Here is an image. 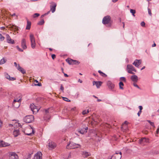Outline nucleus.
<instances>
[{"label": "nucleus", "mask_w": 159, "mask_h": 159, "mask_svg": "<svg viewBox=\"0 0 159 159\" xmlns=\"http://www.w3.org/2000/svg\"><path fill=\"white\" fill-rule=\"evenodd\" d=\"M30 39L31 43V46L32 48H34L36 46L35 39L34 35L31 34L30 35Z\"/></svg>", "instance_id": "7"}, {"label": "nucleus", "mask_w": 159, "mask_h": 159, "mask_svg": "<svg viewBox=\"0 0 159 159\" xmlns=\"http://www.w3.org/2000/svg\"><path fill=\"white\" fill-rule=\"evenodd\" d=\"M127 72L131 74H134V73L132 72L134 71L135 72H136L137 71L134 68V66L130 65H128L127 66Z\"/></svg>", "instance_id": "6"}, {"label": "nucleus", "mask_w": 159, "mask_h": 159, "mask_svg": "<svg viewBox=\"0 0 159 159\" xmlns=\"http://www.w3.org/2000/svg\"><path fill=\"white\" fill-rule=\"evenodd\" d=\"M141 112H142V111H139L138 112V113H137V114L139 116L140 114L141 113Z\"/></svg>", "instance_id": "52"}, {"label": "nucleus", "mask_w": 159, "mask_h": 159, "mask_svg": "<svg viewBox=\"0 0 159 159\" xmlns=\"http://www.w3.org/2000/svg\"><path fill=\"white\" fill-rule=\"evenodd\" d=\"M78 82H80V83H82V81L80 80V79H79L78 80Z\"/></svg>", "instance_id": "59"}, {"label": "nucleus", "mask_w": 159, "mask_h": 159, "mask_svg": "<svg viewBox=\"0 0 159 159\" xmlns=\"http://www.w3.org/2000/svg\"><path fill=\"white\" fill-rule=\"evenodd\" d=\"M98 72L100 73L101 76L103 77H106L107 76V75L102 72L100 70H99Z\"/></svg>", "instance_id": "31"}, {"label": "nucleus", "mask_w": 159, "mask_h": 159, "mask_svg": "<svg viewBox=\"0 0 159 159\" xmlns=\"http://www.w3.org/2000/svg\"><path fill=\"white\" fill-rule=\"evenodd\" d=\"M80 62L77 60H73V65H78Z\"/></svg>", "instance_id": "35"}, {"label": "nucleus", "mask_w": 159, "mask_h": 159, "mask_svg": "<svg viewBox=\"0 0 159 159\" xmlns=\"http://www.w3.org/2000/svg\"><path fill=\"white\" fill-rule=\"evenodd\" d=\"M131 80L133 82H137L138 80V76L136 75H133L131 77Z\"/></svg>", "instance_id": "24"}, {"label": "nucleus", "mask_w": 159, "mask_h": 159, "mask_svg": "<svg viewBox=\"0 0 159 159\" xmlns=\"http://www.w3.org/2000/svg\"><path fill=\"white\" fill-rule=\"evenodd\" d=\"M52 110V108H48L44 110L45 112L44 116V119L45 120H49L50 118V114L51 112V110Z\"/></svg>", "instance_id": "3"}, {"label": "nucleus", "mask_w": 159, "mask_h": 159, "mask_svg": "<svg viewBox=\"0 0 159 159\" xmlns=\"http://www.w3.org/2000/svg\"><path fill=\"white\" fill-rule=\"evenodd\" d=\"M39 15H40V14L39 13H35L33 15V17L35 18L36 17H37L39 16Z\"/></svg>", "instance_id": "41"}, {"label": "nucleus", "mask_w": 159, "mask_h": 159, "mask_svg": "<svg viewBox=\"0 0 159 159\" xmlns=\"http://www.w3.org/2000/svg\"><path fill=\"white\" fill-rule=\"evenodd\" d=\"M50 4L51 5L50 6V11H52V13L54 12L56 10V8L57 6V4L56 3L54 2H51Z\"/></svg>", "instance_id": "11"}, {"label": "nucleus", "mask_w": 159, "mask_h": 159, "mask_svg": "<svg viewBox=\"0 0 159 159\" xmlns=\"http://www.w3.org/2000/svg\"><path fill=\"white\" fill-rule=\"evenodd\" d=\"M133 85L135 87H137V88H138V89H140V88L139 87V86L137 84H136V83H134L133 84Z\"/></svg>", "instance_id": "49"}, {"label": "nucleus", "mask_w": 159, "mask_h": 159, "mask_svg": "<svg viewBox=\"0 0 159 159\" xmlns=\"http://www.w3.org/2000/svg\"><path fill=\"white\" fill-rule=\"evenodd\" d=\"M5 76L6 78L10 81H13L16 80V79L14 77H11L7 73H5Z\"/></svg>", "instance_id": "20"}, {"label": "nucleus", "mask_w": 159, "mask_h": 159, "mask_svg": "<svg viewBox=\"0 0 159 159\" xmlns=\"http://www.w3.org/2000/svg\"><path fill=\"white\" fill-rule=\"evenodd\" d=\"M122 23L123 24V27L124 28H124H125V23L124 22H122Z\"/></svg>", "instance_id": "62"}, {"label": "nucleus", "mask_w": 159, "mask_h": 159, "mask_svg": "<svg viewBox=\"0 0 159 159\" xmlns=\"http://www.w3.org/2000/svg\"><path fill=\"white\" fill-rule=\"evenodd\" d=\"M64 75L65 77H68V75L66 74L65 73H64Z\"/></svg>", "instance_id": "56"}, {"label": "nucleus", "mask_w": 159, "mask_h": 159, "mask_svg": "<svg viewBox=\"0 0 159 159\" xmlns=\"http://www.w3.org/2000/svg\"><path fill=\"white\" fill-rule=\"evenodd\" d=\"M82 155L84 156L85 158L88 157V156L90 155V153L86 151H83L82 152Z\"/></svg>", "instance_id": "29"}, {"label": "nucleus", "mask_w": 159, "mask_h": 159, "mask_svg": "<svg viewBox=\"0 0 159 159\" xmlns=\"http://www.w3.org/2000/svg\"><path fill=\"white\" fill-rule=\"evenodd\" d=\"M63 99L66 102H70V100H69L68 98L65 97H63Z\"/></svg>", "instance_id": "43"}, {"label": "nucleus", "mask_w": 159, "mask_h": 159, "mask_svg": "<svg viewBox=\"0 0 159 159\" xmlns=\"http://www.w3.org/2000/svg\"><path fill=\"white\" fill-rule=\"evenodd\" d=\"M6 38L7 39V42L8 43L11 44L14 43V40L13 39H11L10 36L8 34H7L6 35Z\"/></svg>", "instance_id": "14"}, {"label": "nucleus", "mask_w": 159, "mask_h": 159, "mask_svg": "<svg viewBox=\"0 0 159 159\" xmlns=\"http://www.w3.org/2000/svg\"><path fill=\"white\" fill-rule=\"evenodd\" d=\"M27 24L26 28V30H30L31 27V22L27 19Z\"/></svg>", "instance_id": "28"}, {"label": "nucleus", "mask_w": 159, "mask_h": 159, "mask_svg": "<svg viewBox=\"0 0 159 159\" xmlns=\"http://www.w3.org/2000/svg\"><path fill=\"white\" fill-rule=\"evenodd\" d=\"M66 61L70 65H73V60L70 58H68L66 60Z\"/></svg>", "instance_id": "30"}, {"label": "nucleus", "mask_w": 159, "mask_h": 159, "mask_svg": "<svg viewBox=\"0 0 159 159\" xmlns=\"http://www.w3.org/2000/svg\"><path fill=\"white\" fill-rule=\"evenodd\" d=\"M50 11H48L47 12V13H45V14H44V15L46 16V15H47L48 14L50 13Z\"/></svg>", "instance_id": "55"}, {"label": "nucleus", "mask_w": 159, "mask_h": 159, "mask_svg": "<svg viewBox=\"0 0 159 159\" xmlns=\"http://www.w3.org/2000/svg\"><path fill=\"white\" fill-rule=\"evenodd\" d=\"M44 20L43 19H42L38 23V24L39 25H42L44 23Z\"/></svg>", "instance_id": "34"}, {"label": "nucleus", "mask_w": 159, "mask_h": 159, "mask_svg": "<svg viewBox=\"0 0 159 159\" xmlns=\"http://www.w3.org/2000/svg\"><path fill=\"white\" fill-rule=\"evenodd\" d=\"M4 39V37L1 34H0V41H2Z\"/></svg>", "instance_id": "40"}, {"label": "nucleus", "mask_w": 159, "mask_h": 159, "mask_svg": "<svg viewBox=\"0 0 159 159\" xmlns=\"http://www.w3.org/2000/svg\"><path fill=\"white\" fill-rule=\"evenodd\" d=\"M139 111H141L143 109V107L141 106H139Z\"/></svg>", "instance_id": "53"}, {"label": "nucleus", "mask_w": 159, "mask_h": 159, "mask_svg": "<svg viewBox=\"0 0 159 159\" xmlns=\"http://www.w3.org/2000/svg\"><path fill=\"white\" fill-rule=\"evenodd\" d=\"M34 120V116L33 115L26 116L24 119V121L27 123H30Z\"/></svg>", "instance_id": "5"}, {"label": "nucleus", "mask_w": 159, "mask_h": 159, "mask_svg": "<svg viewBox=\"0 0 159 159\" xmlns=\"http://www.w3.org/2000/svg\"><path fill=\"white\" fill-rule=\"evenodd\" d=\"M119 88L120 89H123L124 88L123 87V86H124V84L123 83L121 82L120 81L119 83Z\"/></svg>", "instance_id": "32"}, {"label": "nucleus", "mask_w": 159, "mask_h": 159, "mask_svg": "<svg viewBox=\"0 0 159 159\" xmlns=\"http://www.w3.org/2000/svg\"><path fill=\"white\" fill-rule=\"evenodd\" d=\"M156 44L155 43H154L153 45H152V47H154L156 46Z\"/></svg>", "instance_id": "61"}, {"label": "nucleus", "mask_w": 159, "mask_h": 159, "mask_svg": "<svg viewBox=\"0 0 159 159\" xmlns=\"http://www.w3.org/2000/svg\"><path fill=\"white\" fill-rule=\"evenodd\" d=\"M30 108L33 114L36 113L39 111V109L34 104H31Z\"/></svg>", "instance_id": "10"}, {"label": "nucleus", "mask_w": 159, "mask_h": 159, "mask_svg": "<svg viewBox=\"0 0 159 159\" xmlns=\"http://www.w3.org/2000/svg\"><path fill=\"white\" fill-rule=\"evenodd\" d=\"M130 12L131 13H132V15H133V16H135L134 15V14L135 13L136 11H135V10L130 9Z\"/></svg>", "instance_id": "37"}, {"label": "nucleus", "mask_w": 159, "mask_h": 159, "mask_svg": "<svg viewBox=\"0 0 159 159\" xmlns=\"http://www.w3.org/2000/svg\"><path fill=\"white\" fill-rule=\"evenodd\" d=\"M88 129V127H86L85 128H83L81 129H80L78 130V132L81 134H84L85 133H86L87 132V129Z\"/></svg>", "instance_id": "25"}, {"label": "nucleus", "mask_w": 159, "mask_h": 159, "mask_svg": "<svg viewBox=\"0 0 159 159\" xmlns=\"http://www.w3.org/2000/svg\"><path fill=\"white\" fill-rule=\"evenodd\" d=\"M120 80L121 82L122 81H124V82H126V79L125 77H121L120 79Z\"/></svg>", "instance_id": "36"}, {"label": "nucleus", "mask_w": 159, "mask_h": 159, "mask_svg": "<svg viewBox=\"0 0 159 159\" xmlns=\"http://www.w3.org/2000/svg\"><path fill=\"white\" fill-rule=\"evenodd\" d=\"M148 14L150 16H152V12L151 10L149 8H148Z\"/></svg>", "instance_id": "46"}, {"label": "nucleus", "mask_w": 159, "mask_h": 159, "mask_svg": "<svg viewBox=\"0 0 159 159\" xmlns=\"http://www.w3.org/2000/svg\"><path fill=\"white\" fill-rule=\"evenodd\" d=\"M118 0H112V1L113 2H116Z\"/></svg>", "instance_id": "60"}, {"label": "nucleus", "mask_w": 159, "mask_h": 159, "mask_svg": "<svg viewBox=\"0 0 159 159\" xmlns=\"http://www.w3.org/2000/svg\"><path fill=\"white\" fill-rule=\"evenodd\" d=\"M128 124V122L127 121H125L124 123L121 126V129L123 130H125L127 128V124Z\"/></svg>", "instance_id": "26"}, {"label": "nucleus", "mask_w": 159, "mask_h": 159, "mask_svg": "<svg viewBox=\"0 0 159 159\" xmlns=\"http://www.w3.org/2000/svg\"><path fill=\"white\" fill-rule=\"evenodd\" d=\"M107 84L108 88L110 89H112L114 88V84L110 81H107Z\"/></svg>", "instance_id": "13"}, {"label": "nucleus", "mask_w": 159, "mask_h": 159, "mask_svg": "<svg viewBox=\"0 0 159 159\" xmlns=\"http://www.w3.org/2000/svg\"><path fill=\"white\" fill-rule=\"evenodd\" d=\"M10 145V144L3 141H0V147H6Z\"/></svg>", "instance_id": "21"}, {"label": "nucleus", "mask_w": 159, "mask_h": 159, "mask_svg": "<svg viewBox=\"0 0 159 159\" xmlns=\"http://www.w3.org/2000/svg\"><path fill=\"white\" fill-rule=\"evenodd\" d=\"M52 57L53 59H54L56 58V56L55 54H53L52 55Z\"/></svg>", "instance_id": "51"}, {"label": "nucleus", "mask_w": 159, "mask_h": 159, "mask_svg": "<svg viewBox=\"0 0 159 159\" xmlns=\"http://www.w3.org/2000/svg\"><path fill=\"white\" fill-rule=\"evenodd\" d=\"M7 60L3 58L0 61V64H2L6 62Z\"/></svg>", "instance_id": "33"}, {"label": "nucleus", "mask_w": 159, "mask_h": 159, "mask_svg": "<svg viewBox=\"0 0 159 159\" xmlns=\"http://www.w3.org/2000/svg\"><path fill=\"white\" fill-rule=\"evenodd\" d=\"M145 23L144 21H142L141 23V25L142 27H144L145 26Z\"/></svg>", "instance_id": "48"}, {"label": "nucleus", "mask_w": 159, "mask_h": 159, "mask_svg": "<svg viewBox=\"0 0 159 159\" xmlns=\"http://www.w3.org/2000/svg\"><path fill=\"white\" fill-rule=\"evenodd\" d=\"M20 134V131L18 129H16L13 131V134L15 137H17Z\"/></svg>", "instance_id": "27"}, {"label": "nucleus", "mask_w": 159, "mask_h": 159, "mask_svg": "<svg viewBox=\"0 0 159 159\" xmlns=\"http://www.w3.org/2000/svg\"><path fill=\"white\" fill-rule=\"evenodd\" d=\"M10 154V156L9 159H17L18 158V156L15 152H11Z\"/></svg>", "instance_id": "15"}, {"label": "nucleus", "mask_w": 159, "mask_h": 159, "mask_svg": "<svg viewBox=\"0 0 159 159\" xmlns=\"http://www.w3.org/2000/svg\"><path fill=\"white\" fill-rule=\"evenodd\" d=\"M34 82H36L37 83H38V84H35V85H37L39 86H40L42 85L41 83H39L38 81H37V80H35Z\"/></svg>", "instance_id": "38"}, {"label": "nucleus", "mask_w": 159, "mask_h": 159, "mask_svg": "<svg viewBox=\"0 0 159 159\" xmlns=\"http://www.w3.org/2000/svg\"><path fill=\"white\" fill-rule=\"evenodd\" d=\"M60 89L62 91V92H63L64 90V87L62 85V84L61 85Z\"/></svg>", "instance_id": "50"}, {"label": "nucleus", "mask_w": 159, "mask_h": 159, "mask_svg": "<svg viewBox=\"0 0 159 159\" xmlns=\"http://www.w3.org/2000/svg\"><path fill=\"white\" fill-rule=\"evenodd\" d=\"M145 68V66H143L141 69V70H142Z\"/></svg>", "instance_id": "63"}, {"label": "nucleus", "mask_w": 159, "mask_h": 159, "mask_svg": "<svg viewBox=\"0 0 159 159\" xmlns=\"http://www.w3.org/2000/svg\"><path fill=\"white\" fill-rule=\"evenodd\" d=\"M23 131L25 134L28 135H31L32 134L34 133V132L32 128H27L24 131L23 130Z\"/></svg>", "instance_id": "8"}, {"label": "nucleus", "mask_w": 159, "mask_h": 159, "mask_svg": "<svg viewBox=\"0 0 159 159\" xmlns=\"http://www.w3.org/2000/svg\"><path fill=\"white\" fill-rule=\"evenodd\" d=\"M93 97H94V98H97V101L98 102H101V101H102V100L101 99H98V97H97L96 96H95V95H93Z\"/></svg>", "instance_id": "47"}, {"label": "nucleus", "mask_w": 159, "mask_h": 159, "mask_svg": "<svg viewBox=\"0 0 159 159\" xmlns=\"http://www.w3.org/2000/svg\"><path fill=\"white\" fill-rule=\"evenodd\" d=\"M49 49L50 51H52V49L51 48H49Z\"/></svg>", "instance_id": "64"}, {"label": "nucleus", "mask_w": 159, "mask_h": 159, "mask_svg": "<svg viewBox=\"0 0 159 159\" xmlns=\"http://www.w3.org/2000/svg\"><path fill=\"white\" fill-rule=\"evenodd\" d=\"M147 121L149 123H150V125L152 126H153V127H155V126L154 125V123L153 122H151L150 120H148Z\"/></svg>", "instance_id": "39"}, {"label": "nucleus", "mask_w": 159, "mask_h": 159, "mask_svg": "<svg viewBox=\"0 0 159 159\" xmlns=\"http://www.w3.org/2000/svg\"><path fill=\"white\" fill-rule=\"evenodd\" d=\"M17 96L19 99H18L17 98H15L12 103L13 106L16 108H18L20 106V102H21V97H20V94H18Z\"/></svg>", "instance_id": "1"}, {"label": "nucleus", "mask_w": 159, "mask_h": 159, "mask_svg": "<svg viewBox=\"0 0 159 159\" xmlns=\"http://www.w3.org/2000/svg\"><path fill=\"white\" fill-rule=\"evenodd\" d=\"M21 47L23 49H25L27 48L26 44V41L25 39H23L21 40Z\"/></svg>", "instance_id": "22"}, {"label": "nucleus", "mask_w": 159, "mask_h": 159, "mask_svg": "<svg viewBox=\"0 0 159 159\" xmlns=\"http://www.w3.org/2000/svg\"><path fill=\"white\" fill-rule=\"evenodd\" d=\"M89 112V110H84L82 112V114L84 115L87 114Z\"/></svg>", "instance_id": "42"}, {"label": "nucleus", "mask_w": 159, "mask_h": 159, "mask_svg": "<svg viewBox=\"0 0 159 159\" xmlns=\"http://www.w3.org/2000/svg\"><path fill=\"white\" fill-rule=\"evenodd\" d=\"M141 60H136L133 63V64L136 67H138L139 65L141 63Z\"/></svg>", "instance_id": "16"}, {"label": "nucleus", "mask_w": 159, "mask_h": 159, "mask_svg": "<svg viewBox=\"0 0 159 159\" xmlns=\"http://www.w3.org/2000/svg\"><path fill=\"white\" fill-rule=\"evenodd\" d=\"M102 22L103 24H108V27H111L112 24V21H111V17L109 16H107L104 17Z\"/></svg>", "instance_id": "2"}, {"label": "nucleus", "mask_w": 159, "mask_h": 159, "mask_svg": "<svg viewBox=\"0 0 159 159\" xmlns=\"http://www.w3.org/2000/svg\"><path fill=\"white\" fill-rule=\"evenodd\" d=\"M81 145L78 144H76L73 142L67 144L66 148L67 149H74L81 147Z\"/></svg>", "instance_id": "4"}, {"label": "nucleus", "mask_w": 159, "mask_h": 159, "mask_svg": "<svg viewBox=\"0 0 159 159\" xmlns=\"http://www.w3.org/2000/svg\"><path fill=\"white\" fill-rule=\"evenodd\" d=\"M10 28L13 29H16V26H11Z\"/></svg>", "instance_id": "54"}, {"label": "nucleus", "mask_w": 159, "mask_h": 159, "mask_svg": "<svg viewBox=\"0 0 159 159\" xmlns=\"http://www.w3.org/2000/svg\"><path fill=\"white\" fill-rule=\"evenodd\" d=\"M16 48H17V49L19 51H20V52H23V50H22L19 47L17 46H16Z\"/></svg>", "instance_id": "45"}, {"label": "nucleus", "mask_w": 159, "mask_h": 159, "mask_svg": "<svg viewBox=\"0 0 159 159\" xmlns=\"http://www.w3.org/2000/svg\"><path fill=\"white\" fill-rule=\"evenodd\" d=\"M121 155V152H116L112 156L111 159H120L122 157Z\"/></svg>", "instance_id": "9"}, {"label": "nucleus", "mask_w": 159, "mask_h": 159, "mask_svg": "<svg viewBox=\"0 0 159 159\" xmlns=\"http://www.w3.org/2000/svg\"><path fill=\"white\" fill-rule=\"evenodd\" d=\"M102 82L101 81H93V85H96L97 87L98 88H99L102 85Z\"/></svg>", "instance_id": "18"}, {"label": "nucleus", "mask_w": 159, "mask_h": 159, "mask_svg": "<svg viewBox=\"0 0 159 159\" xmlns=\"http://www.w3.org/2000/svg\"><path fill=\"white\" fill-rule=\"evenodd\" d=\"M42 154L40 152H38L34 156V159H42Z\"/></svg>", "instance_id": "17"}, {"label": "nucleus", "mask_w": 159, "mask_h": 159, "mask_svg": "<svg viewBox=\"0 0 159 159\" xmlns=\"http://www.w3.org/2000/svg\"><path fill=\"white\" fill-rule=\"evenodd\" d=\"M17 69L19 71L21 72L23 74L25 73V71L23 68L20 66V65L18 64V66L17 67Z\"/></svg>", "instance_id": "23"}, {"label": "nucleus", "mask_w": 159, "mask_h": 159, "mask_svg": "<svg viewBox=\"0 0 159 159\" xmlns=\"http://www.w3.org/2000/svg\"><path fill=\"white\" fill-rule=\"evenodd\" d=\"M159 131V128H158L157 129V130L156 131V134H158V133Z\"/></svg>", "instance_id": "58"}, {"label": "nucleus", "mask_w": 159, "mask_h": 159, "mask_svg": "<svg viewBox=\"0 0 159 159\" xmlns=\"http://www.w3.org/2000/svg\"><path fill=\"white\" fill-rule=\"evenodd\" d=\"M31 155L30 154H29L27 155V156L25 157L26 159H30L31 158Z\"/></svg>", "instance_id": "44"}, {"label": "nucleus", "mask_w": 159, "mask_h": 159, "mask_svg": "<svg viewBox=\"0 0 159 159\" xmlns=\"http://www.w3.org/2000/svg\"><path fill=\"white\" fill-rule=\"evenodd\" d=\"M14 66L16 67H17L18 66H17V63L16 62H15L14 63Z\"/></svg>", "instance_id": "57"}, {"label": "nucleus", "mask_w": 159, "mask_h": 159, "mask_svg": "<svg viewBox=\"0 0 159 159\" xmlns=\"http://www.w3.org/2000/svg\"><path fill=\"white\" fill-rule=\"evenodd\" d=\"M148 139L143 138L139 140V143L143 145H144L145 144V143H148Z\"/></svg>", "instance_id": "12"}, {"label": "nucleus", "mask_w": 159, "mask_h": 159, "mask_svg": "<svg viewBox=\"0 0 159 159\" xmlns=\"http://www.w3.org/2000/svg\"><path fill=\"white\" fill-rule=\"evenodd\" d=\"M49 147L51 149H53L56 147V144L52 142H49L48 145Z\"/></svg>", "instance_id": "19"}]
</instances>
